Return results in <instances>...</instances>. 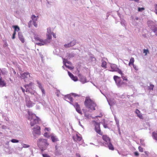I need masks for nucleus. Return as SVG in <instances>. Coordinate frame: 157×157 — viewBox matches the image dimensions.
I'll list each match as a JSON object with an SVG mask.
<instances>
[{"instance_id":"1","label":"nucleus","mask_w":157,"mask_h":157,"mask_svg":"<svg viewBox=\"0 0 157 157\" xmlns=\"http://www.w3.org/2000/svg\"><path fill=\"white\" fill-rule=\"evenodd\" d=\"M37 144L38 146L41 151L45 150L47 147L48 145L46 139L40 138L37 141Z\"/></svg>"},{"instance_id":"2","label":"nucleus","mask_w":157,"mask_h":157,"mask_svg":"<svg viewBox=\"0 0 157 157\" xmlns=\"http://www.w3.org/2000/svg\"><path fill=\"white\" fill-rule=\"evenodd\" d=\"M64 99L67 101L69 102L70 103L73 105L75 107L76 111L79 113H81L82 112L80 109L79 105L77 102H75L74 104L73 103L72 98L70 94H68L65 96Z\"/></svg>"},{"instance_id":"3","label":"nucleus","mask_w":157,"mask_h":157,"mask_svg":"<svg viewBox=\"0 0 157 157\" xmlns=\"http://www.w3.org/2000/svg\"><path fill=\"white\" fill-rule=\"evenodd\" d=\"M29 116L28 119L30 121V124L33 126L38 122L39 118L34 114H33L31 112H28Z\"/></svg>"},{"instance_id":"4","label":"nucleus","mask_w":157,"mask_h":157,"mask_svg":"<svg viewBox=\"0 0 157 157\" xmlns=\"http://www.w3.org/2000/svg\"><path fill=\"white\" fill-rule=\"evenodd\" d=\"M84 104L85 106L91 110H95V107L96 105L94 102L90 98L86 97L84 102Z\"/></svg>"},{"instance_id":"5","label":"nucleus","mask_w":157,"mask_h":157,"mask_svg":"<svg viewBox=\"0 0 157 157\" xmlns=\"http://www.w3.org/2000/svg\"><path fill=\"white\" fill-rule=\"evenodd\" d=\"M113 78L118 87H121L124 85H126L127 84L126 82L122 81L120 78L117 76H114Z\"/></svg>"},{"instance_id":"6","label":"nucleus","mask_w":157,"mask_h":157,"mask_svg":"<svg viewBox=\"0 0 157 157\" xmlns=\"http://www.w3.org/2000/svg\"><path fill=\"white\" fill-rule=\"evenodd\" d=\"M147 24L148 26L151 29L154 33H157V28L155 26V24L152 21H147Z\"/></svg>"},{"instance_id":"7","label":"nucleus","mask_w":157,"mask_h":157,"mask_svg":"<svg viewBox=\"0 0 157 157\" xmlns=\"http://www.w3.org/2000/svg\"><path fill=\"white\" fill-rule=\"evenodd\" d=\"M33 134L34 136L35 137V139H36V137H35V134H37L38 135H40V127L37 125H36L33 128Z\"/></svg>"},{"instance_id":"8","label":"nucleus","mask_w":157,"mask_h":157,"mask_svg":"<svg viewBox=\"0 0 157 157\" xmlns=\"http://www.w3.org/2000/svg\"><path fill=\"white\" fill-rule=\"evenodd\" d=\"M76 44V40H73L71 41L69 43L67 44H65L63 45L64 48H68L71 47H72L75 45Z\"/></svg>"},{"instance_id":"9","label":"nucleus","mask_w":157,"mask_h":157,"mask_svg":"<svg viewBox=\"0 0 157 157\" xmlns=\"http://www.w3.org/2000/svg\"><path fill=\"white\" fill-rule=\"evenodd\" d=\"M111 67L113 71H116L118 73H121V70L119 69L115 64H113L111 65Z\"/></svg>"},{"instance_id":"10","label":"nucleus","mask_w":157,"mask_h":157,"mask_svg":"<svg viewBox=\"0 0 157 157\" xmlns=\"http://www.w3.org/2000/svg\"><path fill=\"white\" fill-rule=\"evenodd\" d=\"M53 33V32H52L50 28L49 27L47 28L46 35L47 36V39H48V40L51 41V40L52 39L51 35H52Z\"/></svg>"},{"instance_id":"11","label":"nucleus","mask_w":157,"mask_h":157,"mask_svg":"<svg viewBox=\"0 0 157 157\" xmlns=\"http://www.w3.org/2000/svg\"><path fill=\"white\" fill-rule=\"evenodd\" d=\"M39 41L40 42L36 43V44L39 46L43 45L46 44L47 43H49L50 42V40H48L47 39L44 40H40Z\"/></svg>"},{"instance_id":"12","label":"nucleus","mask_w":157,"mask_h":157,"mask_svg":"<svg viewBox=\"0 0 157 157\" xmlns=\"http://www.w3.org/2000/svg\"><path fill=\"white\" fill-rule=\"evenodd\" d=\"M25 102L26 103V105L29 107H32L33 105V104L30 101V98L28 96L25 97Z\"/></svg>"},{"instance_id":"13","label":"nucleus","mask_w":157,"mask_h":157,"mask_svg":"<svg viewBox=\"0 0 157 157\" xmlns=\"http://www.w3.org/2000/svg\"><path fill=\"white\" fill-rule=\"evenodd\" d=\"M55 155H60L61 154L62 147L60 146H57L56 145L55 147Z\"/></svg>"},{"instance_id":"14","label":"nucleus","mask_w":157,"mask_h":157,"mask_svg":"<svg viewBox=\"0 0 157 157\" xmlns=\"http://www.w3.org/2000/svg\"><path fill=\"white\" fill-rule=\"evenodd\" d=\"M95 130L97 133L100 135H101L100 128L99 123L96 122L95 123Z\"/></svg>"},{"instance_id":"15","label":"nucleus","mask_w":157,"mask_h":157,"mask_svg":"<svg viewBox=\"0 0 157 157\" xmlns=\"http://www.w3.org/2000/svg\"><path fill=\"white\" fill-rule=\"evenodd\" d=\"M107 101L109 105L111 106L115 105L116 103L115 100L113 98H110L109 99H107Z\"/></svg>"},{"instance_id":"16","label":"nucleus","mask_w":157,"mask_h":157,"mask_svg":"<svg viewBox=\"0 0 157 157\" xmlns=\"http://www.w3.org/2000/svg\"><path fill=\"white\" fill-rule=\"evenodd\" d=\"M103 140L105 142V144H106L110 142V139L106 135H104L102 136Z\"/></svg>"},{"instance_id":"17","label":"nucleus","mask_w":157,"mask_h":157,"mask_svg":"<svg viewBox=\"0 0 157 157\" xmlns=\"http://www.w3.org/2000/svg\"><path fill=\"white\" fill-rule=\"evenodd\" d=\"M21 75V77L23 79L28 78V77H31L29 73L28 72H24Z\"/></svg>"},{"instance_id":"18","label":"nucleus","mask_w":157,"mask_h":157,"mask_svg":"<svg viewBox=\"0 0 157 157\" xmlns=\"http://www.w3.org/2000/svg\"><path fill=\"white\" fill-rule=\"evenodd\" d=\"M18 35L19 40L22 43H24L25 42V40L22 33L21 32H19L18 33Z\"/></svg>"},{"instance_id":"19","label":"nucleus","mask_w":157,"mask_h":157,"mask_svg":"<svg viewBox=\"0 0 157 157\" xmlns=\"http://www.w3.org/2000/svg\"><path fill=\"white\" fill-rule=\"evenodd\" d=\"M79 77L80 81L82 82V83H84L87 82L86 79L85 77L83 76H80Z\"/></svg>"},{"instance_id":"20","label":"nucleus","mask_w":157,"mask_h":157,"mask_svg":"<svg viewBox=\"0 0 157 157\" xmlns=\"http://www.w3.org/2000/svg\"><path fill=\"white\" fill-rule=\"evenodd\" d=\"M6 86V83L5 81L3 80L1 78H0V87H3Z\"/></svg>"},{"instance_id":"21","label":"nucleus","mask_w":157,"mask_h":157,"mask_svg":"<svg viewBox=\"0 0 157 157\" xmlns=\"http://www.w3.org/2000/svg\"><path fill=\"white\" fill-rule=\"evenodd\" d=\"M62 59L63 60V63L64 65L66 67H67L68 69H70V70H72L74 68V67H71L69 66V65H68L66 63V62L65 61V60H66V59L63 58H62Z\"/></svg>"},{"instance_id":"22","label":"nucleus","mask_w":157,"mask_h":157,"mask_svg":"<svg viewBox=\"0 0 157 157\" xmlns=\"http://www.w3.org/2000/svg\"><path fill=\"white\" fill-rule=\"evenodd\" d=\"M75 56L74 53H67V54L66 57L67 59H70V58L73 57Z\"/></svg>"},{"instance_id":"23","label":"nucleus","mask_w":157,"mask_h":157,"mask_svg":"<svg viewBox=\"0 0 157 157\" xmlns=\"http://www.w3.org/2000/svg\"><path fill=\"white\" fill-rule=\"evenodd\" d=\"M33 85L32 82H30L29 84H26L25 85V87L26 89V91H29V88Z\"/></svg>"},{"instance_id":"24","label":"nucleus","mask_w":157,"mask_h":157,"mask_svg":"<svg viewBox=\"0 0 157 157\" xmlns=\"http://www.w3.org/2000/svg\"><path fill=\"white\" fill-rule=\"evenodd\" d=\"M136 113L137 115L140 119H143V116L141 113H140V111L138 109H136Z\"/></svg>"},{"instance_id":"25","label":"nucleus","mask_w":157,"mask_h":157,"mask_svg":"<svg viewBox=\"0 0 157 157\" xmlns=\"http://www.w3.org/2000/svg\"><path fill=\"white\" fill-rule=\"evenodd\" d=\"M54 53L56 55L59 56L60 55V50L58 48L55 49L53 51Z\"/></svg>"},{"instance_id":"26","label":"nucleus","mask_w":157,"mask_h":157,"mask_svg":"<svg viewBox=\"0 0 157 157\" xmlns=\"http://www.w3.org/2000/svg\"><path fill=\"white\" fill-rule=\"evenodd\" d=\"M107 144V146L110 150H114V148L110 142Z\"/></svg>"},{"instance_id":"27","label":"nucleus","mask_w":157,"mask_h":157,"mask_svg":"<svg viewBox=\"0 0 157 157\" xmlns=\"http://www.w3.org/2000/svg\"><path fill=\"white\" fill-rule=\"evenodd\" d=\"M38 16L36 17L34 15H32L31 16V18L33 22L36 21L37 20Z\"/></svg>"},{"instance_id":"28","label":"nucleus","mask_w":157,"mask_h":157,"mask_svg":"<svg viewBox=\"0 0 157 157\" xmlns=\"http://www.w3.org/2000/svg\"><path fill=\"white\" fill-rule=\"evenodd\" d=\"M121 75V76L122 78H123L124 80L127 81L128 79L127 78H126V76L124 75L122 73V71H121V73H119Z\"/></svg>"},{"instance_id":"29","label":"nucleus","mask_w":157,"mask_h":157,"mask_svg":"<svg viewBox=\"0 0 157 157\" xmlns=\"http://www.w3.org/2000/svg\"><path fill=\"white\" fill-rule=\"evenodd\" d=\"M134 61V58L132 57L130 59L129 63H128V65L130 66L131 64L133 65V63Z\"/></svg>"},{"instance_id":"30","label":"nucleus","mask_w":157,"mask_h":157,"mask_svg":"<svg viewBox=\"0 0 157 157\" xmlns=\"http://www.w3.org/2000/svg\"><path fill=\"white\" fill-rule=\"evenodd\" d=\"M51 139L52 142H54L58 140V139L55 136H51Z\"/></svg>"},{"instance_id":"31","label":"nucleus","mask_w":157,"mask_h":157,"mask_svg":"<svg viewBox=\"0 0 157 157\" xmlns=\"http://www.w3.org/2000/svg\"><path fill=\"white\" fill-rule=\"evenodd\" d=\"M106 63L104 60H102V64L101 65V67H102L106 68Z\"/></svg>"},{"instance_id":"32","label":"nucleus","mask_w":157,"mask_h":157,"mask_svg":"<svg viewBox=\"0 0 157 157\" xmlns=\"http://www.w3.org/2000/svg\"><path fill=\"white\" fill-rule=\"evenodd\" d=\"M152 135L154 139L157 140V133L154 132L152 133Z\"/></svg>"},{"instance_id":"33","label":"nucleus","mask_w":157,"mask_h":157,"mask_svg":"<svg viewBox=\"0 0 157 157\" xmlns=\"http://www.w3.org/2000/svg\"><path fill=\"white\" fill-rule=\"evenodd\" d=\"M13 27L14 28V32H16V31H18L20 30L19 27L17 25L13 26Z\"/></svg>"},{"instance_id":"34","label":"nucleus","mask_w":157,"mask_h":157,"mask_svg":"<svg viewBox=\"0 0 157 157\" xmlns=\"http://www.w3.org/2000/svg\"><path fill=\"white\" fill-rule=\"evenodd\" d=\"M132 18L133 20H135V21H136L140 22V19L137 17H135V18H134V17L132 16Z\"/></svg>"},{"instance_id":"35","label":"nucleus","mask_w":157,"mask_h":157,"mask_svg":"<svg viewBox=\"0 0 157 157\" xmlns=\"http://www.w3.org/2000/svg\"><path fill=\"white\" fill-rule=\"evenodd\" d=\"M139 21H136L133 20L132 24L133 25L135 26H137L138 25V23Z\"/></svg>"},{"instance_id":"36","label":"nucleus","mask_w":157,"mask_h":157,"mask_svg":"<svg viewBox=\"0 0 157 157\" xmlns=\"http://www.w3.org/2000/svg\"><path fill=\"white\" fill-rule=\"evenodd\" d=\"M143 53L145 54V56H146L147 53H149V52L148 49H144L143 50Z\"/></svg>"},{"instance_id":"37","label":"nucleus","mask_w":157,"mask_h":157,"mask_svg":"<svg viewBox=\"0 0 157 157\" xmlns=\"http://www.w3.org/2000/svg\"><path fill=\"white\" fill-rule=\"evenodd\" d=\"M37 84L38 85V86H39V88L40 89H42L43 88L42 86L41 85V83L38 81H37Z\"/></svg>"},{"instance_id":"38","label":"nucleus","mask_w":157,"mask_h":157,"mask_svg":"<svg viewBox=\"0 0 157 157\" xmlns=\"http://www.w3.org/2000/svg\"><path fill=\"white\" fill-rule=\"evenodd\" d=\"M154 87V85L150 84V86H148V88L149 90H152Z\"/></svg>"},{"instance_id":"39","label":"nucleus","mask_w":157,"mask_h":157,"mask_svg":"<svg viewBox=\"0 0 157 157\" xmlns=\"http://www.w3.org/2000/svg\"><path fill=\"white\" fill-rule=\"evenodd\" d=\"M11 141L13 143H18L19 142L18 140L14 139L11 140Z\"/></svg>"},{"instance_id":"40","label":"nucleus","mask_w":157,"mask_h":157,"mask_svg":"<svg viewBox=\"0 0 157 157\" xmlns=\"http://www.w3.org/2000/svg\"><path fill=\"white\" fill-rule=\"evenodd\" d=\"M115 120L116 122V123L118 127L119 126V120L117 119V118L115 117Z\"/></svg>"},{"instance_id":"41","label":"nucleus","mask_w":157,"mask_h":157,"mask_svg":"<svg viewBox=\"0 0 157 157\" xmlns=\"http://www.w3.org/2000/svg\"><path fill=\"white\" fill-rule=\"evenodd\" d=\"M71 78L75 81H76L78 80L77 78L76 77H75L74 75L73 76V77H72Z\"/></svg>"},{"instance_id":"42","label":"nucleus","mask_w":157,"mask_h":157,"mask_svg":"<svg viewBox=\"0 0 157 157\" xmlns=\"http://www.w3.org/2000/svg\"><path fill=\"white\" fill-rule=\"evenodd\" d=\"M76 137L77 140L78 141H80L82 139V138L81 137L79 136L78 135H76Z\"/></svg>"},{"instance_id":"43","label":"nucleus","mask_w":157,"mask_h":157,"mask_svg":"<svg viewBox=\"0 0 157 157\" xmlns=\"http://www.w3.org/2000/svg\"><path fill=\"white\" fill-rule=\"evenodd\" d=\"M65 61L66 62V63L67 64H70V65H71V63L69 61L67 60V59H66V60H65Z\"/></svg>"},{"instance_id":"44","label":"nucleus","mask_w":157,"mask_h":157,"mask_svg":"<svg viewBox=\"0 0 157 157\" xmlns=\"http://www.w3.org/2000/svg\"><path fill=\"white\" fill-rule=\"evenodd\" d=\"M155 10L156 13L157 14V5L155 4Z\"/></svg>"},{"instance_id":"45","label":"nucleus","mask_w":157,"mask_h":157,"mask_svg":"<svg viewBox=\"0 0 157 157\" xmlns=\"http://www.w3.org/2000/svg\"><path fill=\"white\" fill-rule=\"evenodd\" d=\"M29 147V145H27V144H23V147H24V148L28 147Z\"/></svg>"},{"instance_id":"46","label":"nucleus","mask_w":157,"mask_h":157,"mask_svg":"<svg viewBox=\"0 0 157 157\" xmlns=\"http://www.w3.org/2000/svg\"><path fill=\"white\" fill-rule=\"evenodd\" d=\"M68 74L69 75L71 78V77H73V76L74 75L72 73H71V72H69V71H68Z\"/></svg>"},{"instance_id":"47","label":"nucleus","mask_w":157,"mask_h":157,"mask_svg":"<svg viewBox=\"0 0 157 157\" xmlns=\"http://www.w3.org/2000/svg\"><path fill=\"white\" fill-rule=\"evenodd\" d=\"M36 21L35 22H33V25H34V26L36 27L37 28V24L36 23Z\"/></svg>"},{"instance_id":"48","label":"nucleus","mask_w":157,"mask_h":157,"mask_svg":"<svg viewBox=\"0 0 157 157\" xmlns=\"http://www.w3.org/2000/svg\"><path fill=\"white\" fill-rule=\"evenodd\" d=\"M16 33L15 32H14L12 37V39H14L15 38V35H16Z\"/></svg>"},{"instance_id":"49","label":"nucleus","mask_w":157,"mask_h":157,"mask_svg":"<svg viewBox=\"0 0 157 157\" xmlns=\"http://www.w3.org/2000/svg\"><path fill=\"white\" fill-rule=\"evenodd\" d=\"M42 155L43 157H50L49 155L47 154H42Z\"/></svg>"},{"instance_id":"50","label":"nucleus","mask_w":157,"mask_h":157,"mask_svg":"<svg viewBox=\"0 0 157 157\" xmlns=\"http://www.w3.org/2000/svg\"><path fill=\"white\" fill-rule=\"evenodd\" d=\"M132 65L133 66V68H134V69L136 70L137 71L138 70V68H137V66L136 65L133 64V65Z\"/></svg>"},{"instance_id":"51","label":"nucleus","mask_w":157,"mask_h":157,"mask_svg":"<svg viewBox=\"0 0 157 157\" xmlns=\"http://www.w3.org/2000/svg\"><path fill=\"white\" fill-rule=\"evenodd\" d=\"M41 91L43 95V94L44 95L45 94V91L44 90L43 88H42V89H41Z\"/></svg>"},{"instance_id":"52","label":"nucleus","mask_w":157,"mask_h":157,"mask_svg":"<svg viewBox=\"0 0 157 157\" xmlns=\"http://www.w3.org/2000/svg\"><path fill=\"white\" fill-rule=\"evenodd\" d=\"M139 150L140 151L142 152L143 151V149L142 147H138Z\"/></svg>"},{"instance_id":"53","label":"nucleus","mask_w":157,"mask_h":157,"mask_svg":"<svg viewBox=\"0 0 157 157\" xmlns=\"http://www.w3.org/2000/svg\"><path fill=\"white\" fill-rule=\"evenodd\" d=\"M140 141L141 144L143 145H145L144 143V141L143 140H141V139L140 140Z\"/></svg>"},{"instance_id":"54","label":"nucleus","mask_w":157,"mask_h":157,"mask_svg":"<svg viewBox=\"0 0 157 157\" xmlns=\"http://www.w3.org/2000/svg\"><path fill=\"white\" fill-rule=\"evenodd\" d=\"M144 9L143 8H138V11H141Z\"/></svg>"},{"instance_id":"55","label":"nucleus","mask_w":157,"mask_h":157,"mask_svg":"<svg viewBox=\"0 0 157 157\" xmlns=\"http://www.w3.org/2000/svg\"><path fill=\"white\" fill-rule=\"evenodd\" d=\"M44 136L47 137H48L49 136L48 135V133L47 132H45L44 133Z\"/></svg>"},{"instance_id":"56","label":"nucleus","mask_w":157,"mask_h":157,"mask_svg":"<svg viewBox=\"0 0 157 157\" xmlns=\"http://www.w3.org/2000/svg\"><path fill=\"white\" fill-rule=\"evenodd\" d=\"M35 38L36 40H39V41H40V40H41L37 36L35 37Z\"/></svg>"},{"instance_id":"57","label":"nucleus","mask_w":157,"mask_h":157,"mask_svg":"<svg viewBox=\"0 0 157 157\" xmlns=\"http://www.w3.org/2000/svg\"><path fill=\"white\" fill-rule=\"evenodd\" d=\"M124 20H121V24L122 25H125L124 24Z\"/></svg>"},{"instance_id":"58","label":"nucleus","mask_w":157,"mask_h":157,"mask_svg":"<svg viewBox=\"0 0 157 157\" xmlns=\"http://www.w3.org/2000/svg\"><path fill=\"white\" fill-rule=\"evenodd\" d=\"M91 59L93 61H95L96 60V59H95V58L94 57H91Z\"/></svg>"},{"instance_id":"59","label":"nucleus","mask_w":157,"mask_h":157,"mask_svg":"<svg viewBox=\"0 0 157 157\" xmlns=\"http://www.w3.org/2000/svg\"><path fill=\"white\" fill-rule=\"evenodd\" d=\"M32 22V21H30L28 23V26L29 28L30 27V24H31Z\"/></svg>"},{"instance_id":"60","label":"nucleus","mask_w":157,"mask_h":157,"mask_svg":"<svg viewBox=\"0 0 157 157\" xmlns=\"http://www.w3.org/2000/svg\"><path fill=\"white\" fill-rule=\"evenodd\" d=\"M6 128V126L5 125H2V129H5Z\"/></svg>"},{"instance_id":"61","label":"nucleus","mask_w":157,"mask_h":157,"mask_svg":"<svg viewBox=\"0 0 157 157\" xmlns=\"http://www.w3.org/2000/svg\"><path fill=\"white\" fill-rule=\"evenodd\" d=\"M134 154L136 156H138L139 155V153L137 152H135L134 153Z\"/></svg>"},{"instance_id":"62","label":"nucleus","mask_w":157,"mask_h":157,"mask_svg":"<svg viewBox=\"0 0 157 157\" xmlns=\"http://www.w3.org/2000/svg\"><path fill=\"white\" fill-rule=\"evenodd\" d=\"M103 126L105 128H106L107 127V124H104Z\"/></svg>"},{"instance_id":"63","label":"nucleus","mask_w":157,"mask_h":157,"mask_svg":"<svg viewBox=\"0 0 157 157\" xmlns=\"http://www.w3.org/2000/svg\"><path fill=\"white\" fill-rule=\"evenodd\" d=\"M77 157H81L79 153H77L76 154Z\"/></svg>"},{"instance_id":"64","label":"nucleus","mask_w":157,"mask_h":157,"mask_svg":"<svg viewBox=\"0 0 157 157\" xmlns=\"http://www.w3.org/2000/svg\"><path fill=\"white\" fill-rule=\"evenodd\" d=\"M52 35H53V36L54 37V38H56V35L53 33H52Z\"/></svg>"}]
</instances>
